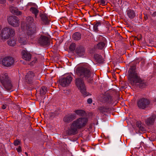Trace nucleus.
I'll return each instance as SVG.
<instances>
[{
	"instance_id": "nucleus-41",
	"label": "nucleus",
	"mask_w": 156,
	"mask_h": 156,
	"mask_svg": "<svg viewBox=\"0 0 156 156\" xmlns=\"http://www.w3.org/2000/svg\"><path fill=\"white\" fill-rule=\"evenodd\" d=\"M3 128H1V127H0V133H1L2 132V130L3 129H2Z\"/></svg>"
},
{
	"instance_id": "nucleus-26",
	"label": "nucleus",
	"mask_w": 156,
	"mask_h": 156,
	"mask_svg": "<svg viewBox=\"0 0 156 156\" xmlns=\"http://www.w3.org/2000/svg\"><path fill=\"white\" fill-rule=\"evenodd\" d=\"M94 58L99 62H101L103 61V58L102 56L98 54H96L94 55Z\"/></svg>"
},
{
	"instance_id": "nucleus-30",
	"label": "nucleus",
	"mask_w": 156,
	"mask_h": 156,
	"mask_svg": "<svg viewBox=\"0 0 156 156\" xmlns=\"http://www.w3.org/2000/svg\"><path fill=\"white\" fill-rule=\"evenodd\" d=\"M105 46V44L103 42H100L97 44L98 48L99 49H101L104 48Z\"/></svg>"
},
{
	"instance_id": "nucleus-25",
	"label": "nucleus",
	"mask_w": 156,
	"mask_h": 156,
	"mask_svg": "<svg viewBox=\"0 0 156 156\" xmlns=\"http://www.w3.org/2000/svg\"><path fill=\"white\" fill-rule=\"evenodd\" d=\"M42 21L45 24H48L49 23V21L47 17L44 14H42L40 16Z\"/></svg>"
},
{
	"instance_id": "nucleus-4",
	"label": "nucleus",
	"mask_w": 156,
	"mask_h": 156,
	"mask_svg": "<svg viewBox=\"0 0 156 156\" xmlns=\"http://www.w3.org/2000/svg\"><path fill=\"white\" fill-rule=\"evenodd\" d=\"M26 30L27 34L29 36L33 35L35 32V26L33 17L29 16L27 18Z\"/></svg>"
},
{
	"instance_id": "nucleus-21",
	"label": "nucleus",
	"mask_w": 156,
	"mask_h": 156,
	"mask_svg": "<svg viewBox=\"0 0 156 156\" xmlns=\"http://www.w3.org/2000/svg\"><path fill=\"white\" fill-rule=\"evenodd\" d=\"M136 125L140 130L142 132H144L145 130V128L144 126V124L141 121H137L136 123Z\"/></svg>"
},
{
	"instance_id": "nucleus-3",
	"label": "nucleus",
	"mask_w": 156,
	"mask_h": 156,
	"mask_svg": "<svg viewBox=\"0 0 156 156\" xmlns=\"http://www.w3.org/2000/svg\"><path fill=\"white\" fill-rule=\"evenodd\" d=\"M135 67L134 66L131 67L129 69V79L132 82L133 84H136L139 86L140 87H143L145 84L141 81L140 77L137 75L135 71Z\"/></svg>"
},
{
	"instance_id": "nucleus-47",
	"label": "nucleus",
	"mask_w": 156,
	"mask_h": 156,
	"mask_svg": "<svg viewBox=\"0 0 156 156\" xmlns=\"http://www.w3.org/2000/svg\"><path fill=\"white\" fill-rule=\"evenodd\" d=\"M44 117H45L46 116V115H44Z\"/></svg>"
},
{
	"instance_id": "nucleus-43",
	"label": "nucleus",
	"mask_w": 156,
	"mask_h": 156,
	"mask_svg": "<svg viewBox=\"0 0 156 156\" xmlns=\"http://www.w3.org/2000/svg\"><path fill=\"white\" fill-rule=\"evenodd\" d=\"M3 146V144L2 143H0V149L2 148V146Z\"/></svg>"
},
{
	"instance_id": "nucleus-13",
	"label": "nucleus",
	"mask_w": 156,
	"mask_h": 156,
	"mask_svg": "<svg viewBox=\"0 0 156 156\" xmlns=\"http://www.w3.org/2000/svg\"><path fill=\"white\" fill-rule=\"evenodd\" d=\"M38 42L42 45H45L48 44L49 43L48 38L44 36H41L38 39Z\"/></svg>"
},
{
	"instance_id": "nucleus-16",
	"label": "nucleus",
	"mask_w": 156,
	"mask_h": 156,
	"mask_svg": "<svg viewBox=\"0 0 156 156\" xmlns=\"http://www.w3.org/2000/svg\"><path fill=\"white\" fill-rule=\"evenodd\" d=\"M22 58L24 60L29 61L30 59L31 58V55L30 54L25 50H23L22 51Z\"/></svg>"
},
{
	"instance_id": "nucleus-42",
	"label": "nucleus",
	"mask_w": 156,
	"mask_h": 156,
	"mask_svg": "<svg viewBox=\"0 0 156 156\" xmlns=\"http://www.w3.org/2000/svg\"><path fill=\"white\" fill-rule=\"evenodd\" d=\"M153 15L154 16H156V12H154L153 14Z\"/></svg>"
},
{
	"instance_id": "nucleus-11",
	"label": "nucleus",
	"mask_w": 156,
	"mask_h": 156,
	"mask_svg": "<svg viewBox=\"0 0 156 156\" xmlns=\"http://www.w3.org/2000/svg\"><path fill=\"white\" fill-rule=\"evenodd\" d=\"M8 22L10 25L13 27L19 26V20L16 16H10L8 18Z\"/></svg>"
},
{
	"instance_id": "nucleus-20",
	"label": "nucleus",
	"mask_w": 156,
	"mask_h": 156,
	"mask_svg": "<svg viewBox=\"0 0 156 156\" xmlns=\"http://www.w3.org/2000/svg\"><path fill=\"white\" fill-rule=\"evenodd\" d=\"M127 15L129 18L131 19H133L136 15L134 12L133 10L130 9L127 10Z\"/></svg>"
},
{
	"instance_id": "nucleus-10",
	"label": "nucleus",
	"mask_w": 156,
	"mask_h": 156,
	"mask_svg": "<svg viewBox=\"0 0 156 156\" xmlns=\"http://www.w3.org/2000/svg\"><path fill=\"white\" fill-rule=\"evenodd\" d=\"M72 80V76L70 75H68L66 77L60 79V83L62 86L65 87L68 86L71 83Z\"/></svg>"
},
{
	"instance_id": "nucleus-24",
	"label": "nucleus",
	"mask_w": 156,
	"mask_h": 156,
	"mask_svg": "<svg viewBox=\"0 0 156 156\" xmlns=\"http://www.w3.org/2000/svg\"><path fill=\"white\" fill-rule=\"evenodd\" d=\"M8 44L11 46H14L16 44V39L14 38L13 39H10L7 41Z\"/></svg>"
},
{
	"instance_id": "nucleus-36",
	"label": "nucleus",
	"mask_w": 156,
	"mask_h": 156,
	"mask_svg": "<svg viewBox=\"0 0 156 156\" xmlns=\"http://www.w3.org/2000/svg\"><path fill=\"white\" fill-rule=\"evenodd\" d=\"M92 102V100L91 98H89L87 100V102L89 104H91Z\"/></svg>"
},
{
	"instance_id": "nucleus-48",
	"label": "nucleus",
	"mask_w": 156,
	"mask_h": 156,
	"mask_svg": "<svg viewBox=\"0 0 156 156\" xmlns=\"http://www.w3.org/2000/svg\"><path fill=\"white\" fill-rule=\"evenodd\" d=\"M55 116H57L58 115H55Z\"/></svg>"
},
{
	"instance_id": "nucleus-2",
	"label": "nucleus",
	"mask_w": 156,
	"mask_h": 156,
	"mask_svg": "<svg viewBox=\"0 0 156 156\" xmlns=\"http://www.w3.org/2000/svg\"><path fill=\"white\" fill-rule=\"evenodd\" d=\"M76 72L77 75L85 78L89 83L92 82L94 73L90 71V66L88 65L87 66L77 67Z\"/></svg>"
},
{
	"instance_id": "nucleus-15",
	"label": "nucleus",
	"mask_w": 156,
	"mask_h": 156,
	"mask_svg": "<svg viewBox=\"0 0 156 156\" xmlns=\"http://www.w3.org/2000/svg\"><path fill=\"white\" fill-rule=\"evenodd\" d=\"M98 110L101 113L104 114L103 116L105 115L109 117L111 116V114L109 113V109L108 108H106L102 106L100 107Z\"/></svg>"
},
{
	"instance_id": "nucleus-9",
	"label": "nucleus",
	"mask_w": 156,
	"mask_h": 156,
	"mask_svg": "<svg viewBox=\"0 0 156 156\" xmlns=\"http://www.w3.org/2000/svg\"><path fill=\"white\" fill-rule=\"evenodd\" d=\"M14 63V60L13 58L10 57H7L4 58L2 60V64L7 67H11Z\"/></svg>"
},
{
	"instance_id": "nucleus-33",
	"label": "nucleus",
	"mask_w": 156,
	"mask_h": 156,
	"mask_svg": "<svg viewBox=\"0 0 156 156\" xmlns=\"http://www.w3.org/2000/svg\"><path fill=\"white\" fill-rule=\"evenodd\" d=\"M75 44H71L69 47V49L72 51H73L75 49Z\"/></svg>"
},
{
	"instance_id": "nucleus-19",
	"label": "nucleus",
	"mask_w": 156,
	"mask_h": 156,
	"mask_svg": "<svg viewBox=\"0 0 156 156\" xmlns=\"http://www.w3.org/2000/svg\"><path fill=\"white\" fill-rule=\"evenodd\" d=\"M10 10L12 13L16 15H20L22 13L20 11H19L16 8L13 6L11 7Z\"/></svg>"
},
{
	"instance_id": "nucleus-31",
	"label": "nucleus",
	"mask_w": 156,
	"mask_h": 156,
	"mask_svg": "<svg viewBox=\"0 0 156 156\" xmlns=\"http://www.w3.org/2000/svg\"><path fill=\"white\" fill-rule=\"evenodd\" d=\"M47 91V88L45 87H42L40 89V93L44 94Z\"/></svg>"
},
{
	"instance_id": "nucleus-17",
	"label": "nucleus",
	"mask_w": 156,
	"mask_h": 156,
	"mask_svg": "<svg viewBox=\"0 0 156 156\" xmlns=\"http://www.w3.org/2000/svg\"><path fill=\"white\" fill-rule=\"evenodd\" d=\"M155 120V118H147L145 119V123L147 126H151L154 124Z\"/></svg>"
},
{
	"instance_id": "nucleus-40",
	"label": "nucleus",
	"mask_w": 156,
	"mask_h": 156,
	"mask_svg": "<svg viewBox=\"0 0 156 156\" xmlns=\"http://www.w3.org/2000/svg\"><path fill=\"white\" fill-rule=\"evenodd\" d=\"M5 2V0H0V3L4 4Z\"/></svg>"
},
{
	"instance_id": "nucleus-37",
	"label": "nucleus",
	"mask_w": 156,
	"mask_h": 156,
	"mask_svg": "<svg viewBox=\"0 0 156 156\" xmlns=\"http://www.w3.org/2000/svg\"><path fill=\"white\" fill-rule=\"evenodd\" d=\"M17 151L18 152H20L22 151L21 148L20 146H19L18 148L16 149Z\"/></svg>"
},
{
	"instance_id": "nucleus-14",
	"label": "nucleus",
	"mask_w": 156,
	"mask_h": 156,
	"mask_svg": "<svg viewBox=\"0 0 156 156\" xmlns=\"http://www.w3.org/2000/svg\"><path fill=\"white\" fill-rule=\"evenodd\" d=\"M35 74L31 71H29L26 74L25 76V79L27 82L30 83L34 79V77Z\"/></svg>"
},
{
	"instance_id": "nucleus-38",
	"label": "nucleus",
	"mask_w": 156,
	"mask_h": 156,
	"mask_svg": "<svg viewBox=\"0 0 156 156\" xmlns=\"http://www.w3.org/2000/svg\"><path fill=\"white\" fill-rule=\"evenodd\" d=\"M37 60L36 58H35L34 60L32 61V62H31V64L32 65H33L34 63H35L36 62H37Z\"/></svg>"
},
{
	"instance_id": "nucleus-8",
	"label": "nucleus",
	"mask_w": 156,
	"mask_h": 156,
	"mask_svg": "<svg viewBox=\"0 0 156 156\" xmlns=\"http://www.w3.org/2000/svg\"><path fill=\"white\" fill-rule=\"evenodd\" d=\"M150 103V101L148 99L142 98L138 100L137 104L139 108L144 109L148 107Z\"/></svg>"
},
{
	"instance_id": "nucleus-32",
	"label": "nucleus",
	"mask_w": 156,
	"mask_h": 156,
	"mask_svg": "<svg viewBox=\"0 0 156 156\" xmlns=\"http://www.w3.org/2000/svg\"><path fill=\"white\" fill-rule=\"evenodd\" d=\"M100 26L101 24L100 23H97L94 26V30L96 31H98V27Z\"/></svg>"
},
{
	"instance_id": "nucleus-35",
	"label": "nucleus",
	"mask_w": 156,
	"mask_h": 156,
	"mask_svg": "<svg viewBox=\"0 0 156 156\" xmlns=\"http://www.w3.org/2000/svg\"><path fill=\"white\" fill-rule=\"evenodd\" d=\"M100 3L101 4L103 5H105L106 2L104 0H101L100 1Z\"/></svg>"
},
{
	"instance_id": "nucleus-28",
	"label": "nucleus",
	"mask_w": 156,
	"mask_h": 156,
	"mask_svg": "<svg viewBox=\"0 0 156 156\" xmlns=\"http://www.w3.org/2000/svg\"><path fill=\"white\" fill-rule=\"evenodd\" d=\"M30 11L33 13L34 14L35 17H36L38 11L35 8L32 7L30 9Z\"/></svg>"
},
{
	"instance_id": "nucleus-27",
	"label": "nucleus",
	"mask_w": 156,
	"mask_h": 156,
	"mask_svg": "<svg viewBox=\"0 0 156 156\" xmlns=\"http://www.w3.org/2000/svg\"><path fill=\"white\" fill-rule=\"evenodd\" d=\"M105 101L107 102L108 104H114L113 102H112L113 99L111 96H108L107 97L105 98Z\"/></svg>"
},
{
	"instance_id": "nucleus-44",
	"label": "nucleus",
	"mask_w": 156,
	"mask_h": 156,
	"mask_svg": "<svg viewBox=\"0 0 156 156\" xmlns=\"http://www.w3.org/2000/svg\"><path fill=\"white\" fill-rule=\"evenodd\" d=\"M75 116V115L74 114V115H72L71 116V117H74Z\"/></svg>"
},
{
	"instance_id": "nucleus-29",
	"label": "nucleus",
	"mask_w": 156,
	"mask_h": 156,
	"mask_svg": "<svg viewBox=\"0 0 156 156\" xmlns=\"http://www.w3.org/2000/svg\"><path fill=\"white\" fill-rule=\"evenodd\" d=\"M73 119V118H64L63 120L65 122L68 123L72 122Z\"/></svg>"
},
{
	"instance_id": "nucleus-39",
	"label": "nucleus",
	"mask_w": 156,
	"mask_h": 156,
	"mask_svg": "<svg viewBox=\"0 0 156 156\" xmlns=\"http://www.w3.org/2000/svg\"><path fill=\"white\" fill-rule=\"evenodd\" d=\"M6 107H7V106L6 105L3 104V105H2V109H4L6 108Z\"/></svg>"
},
{
	"instance_id": "nucleus-12",
	"label": "nucleus",
	"mask_w": 156,
	"mask_h": 156,
	"mask_svg": "<svg viewBox=\"0 0 156 156\" xmlns=\"http://www.w3.org/2000/svg\"><path fill=\"white\" fill-rule=\"evenodd\" d=\"M19 37L18 41L21 44H26L27 42V37L25 34L23 32L19 34Z\"/></svg>"
},
{
	"instance_id": "nucleus-34",
	"label": "nucleus",
	"mask_w": 156,
	"mask_h": 156,
	"mask_svg": "<svg viewBox=\"0 0 156 156\" xmlns=\"http://www.w3.org/2000/svg\"><path fill=\"white\" fill-rule=\"evenodd\" d=\"M20 143V141L19 140H16L14 141V144L15 146H16L19 144Z\"/></svg>"
},
{
	"instance_id": "nucleus-46",
	"label": "nucleus",
	"mask_w": 156,
	"mask_h": 156,
	"mask_svg": "<svg viewBox=\"0 0 156 156\" xmlns=\"http://www.w3.org/2000/svg\"><path fill=\"white\" fill-rule=\"evenodd\" d=\"M25 154H26V155H28V154H27V152H26V153H25Z\"/></svg>"
},
{
	"instance_id": "nucleus-18",
	"label": "nucleus",
	"mask_w": 156,
	"mask_h": 156,
	"mask_svg": "<svg viewBox=\"0 0 156 156\" xmlns=\"http://www.w3.org/2000/svg\"><path fill=\"white\" fill-rule=\"evenodd\" d=\"M76 52L78 56L80 57H82L85 55V49L83 47H79L77 48Z\"/></svg>"
},
{
	"instance_id": "nucleus-6",
	"label": "nucleus",
	"mask_w": 156,
	"mask_h": 156,
	"mask_svg": "<svg viewBox=\"0 0 156 156\" xmlns=\"http://www.w3.org/2000/svg\"><path fill=\"white\" fill-rule=\"evenodd\" d=\"M0 82L6 88H7L8 86L9 87V89L11 88L12 86L9 81L8 75L7 73H4L0 75Z\"/></svg>"
},
{
	"instance_id": "nucleus-22",
	"label": "nucleus",
	"mask_w": 156,
	"mask_h": 156,
	"mask_svg": "<svg viewBox=\"0 0 156 156\" xmlns=\"http://www.w3.org/2000/svg\"><path fill=\"white\" fill-rule=\"evenodd\" d=\"M75 113L78 116H87V115L85 112L83 110H79L75 111Z\"/></svg>"
},
{
	"instance_id": "nucleus-7",
	"label": "nucleus",
	"mask_w": 156,
	"mask_h": 156,
	"mask_svg": "<svg viewBox=\"0 0 156 156\" xmlns=\"http://www.w3.org/2000/svg\"><path fill=\"white\" fill-rule=\"evenodd\" d=\"M76 83L77 87L81 92L84 95H86V88L83 81L80 78L76 79Z\"/></svg>"
},
{
	"instance_id": "nucleus-5",
	"label": "nucleus",
	"mask_w": 156,
	"mask_h": 156,
	"mask_svg": "<svg viewBox=\"0 0 156 156\" xmlns=\"http://www.w3.org/2000/svg\"><path fill=\"white\" fill-rule=\"evenodd\" d=\"M15 34V31L14 30L9 27H5L2 30L0 36L2 39H7Z\"/></svg>"
},
{
	"instance_id": "nucleus-45",
	"label": "nucleus",
	"mask_w": 156,
	"mask_h": 156,
	"mask_svg": "<svg viewBox=\"0 0 156 156\" xmlns=\"http://www.w3.org/2000/svg\"><path fill=\"white\" fill-rule=\"evenodd\" d=\"M1 28H2V27L1 25H0V30L1 29Z\"/></svg>"
},
{
	"instance_id": "nucleus-1",
	"label": "nucleus",
	"mask_w": 156,
	"mask_h": 156,
	"mask_svg": "<svg viewBox=\"0 0 156 156\" xmlns=\"http://www.w3.org/2000/svg\"><path fill=\"white\" fill-rule=\"evenodd\" d=\"M87 122V118H79L73 121L70 127L68 129L67 132L68 135L70 136L77 134L78 129L84 127Z\"/></svg>"
},
{
	"instance_id": "nucleus-23",
	"label": "nucleus",
	"mask_w": 156,
	"mask_h": 156,
	"mask_svg": "<svg viewBox=\"0 0 156 156\" xmlns=\"http://www.w3.org/2000/svg\"><path fill=\"white\" fill-rule=\"evenodd\" d=\"M73 39L76 41L79 40L81 39V35L80 33L76 32L73 35Z\"/></svg>"
}]
</instances>
